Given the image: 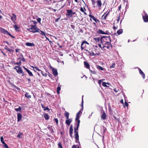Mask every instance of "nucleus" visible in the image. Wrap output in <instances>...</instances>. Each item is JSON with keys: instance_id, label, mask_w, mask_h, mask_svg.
Masks as SVG:
<instances>
[{"instance_id": "obj_1", "label": "nucleus", "mask_w": 148, "mask_h": 148, "mask_svg": "<svg viewBox=\"0 0 148 148\" xmlns=\"http://www.w3.org/2000/svg\"><path fill=\"white\" fill-rule=\"evenodd\" d=\"M114 40H111L110 36L108 37L103 36L100 38V42L101 44H103L108 42H112L113 41L115 42L116 41V39H115L114 38Z\"/></svg>"}, {"instance_id": "obj_2", "label": "nucleus", "mask_w": 148, "mask_h": 148, "mask_svg": "<svg viewBox=\"0 0 148 148\" xmlns=\"http://www.w3.org/2000/svg\"><path fill=\"white\" fill-rule=\"evenodd\" d=\"M27 30L30 32L35 33L37 32H39L40 29L37 28L36 25H32L31 28L27 29Z\"/></svg>"}, {"instance_id": "obj_3", "label": "nucleus", "mask_w": 148, "mask_h": 148, "mask_svg": "<svg viewBox=\"0 0 148 148\" xmlns=\"http://www.w3.org/2000/svg\"><path fill=\"white\" fill-rule=\"evenodd\" d=\"M111 42H108V43H103L102 44L103 45L102 49H105L106 48H107L110 50L111 49H112V45L111 44Z\"/></svg>"}, {"instance_id": "obj_4", "label": "nucleus", "mask_w": 148, "mask_h": 148, "mask_svg": "<svg viewBox=\"0 0 148 148\" xmlns=\"http://www.w3.org/2000/svg\"><path fill=\"white\" fill-rule=\"evenodd\" d=\"M0 31L1 33L4 34H7L9 35L12 38H14V37L7 30H5L2 27H0Z\"/></svg>"}, {"instance_id": "obj_5", "label": "nucleus", "mask_w": 148, "mask_h": 148, "mask_svg": "<svg viewBox=\"0 0 148 148\" xmlns=\"http://www.w3.org/2000/svg\"><path fill=\"white\" fill-rule=\"evenodd\" d=\"M86 44H87L88 45H89V43L86 41H83L82 42L81 44V47L82 50H83V49L85 50V49H86Z\"/></svg>"}, {"instance_id": "obj_6", "label": "nucleus", "mask_w": 148, "mask_h": 148, "mask_svg": "<svg viewBox=\"0 0 148 148\" xmlns=\"http://www.w3.org/2000/svg\"><path fill=\"white\" fill-rule=\"evenodd\" d=\"M143 13L144 14L143 15V19L145 22H148V15L147 14L145 11L143 12Z\"/></svg>"}, {"instance_id": "obj_7", "label": "nucleus", "mask_w": 148, "mask_h": 148, "mask_svg": "<svg viewBox=\"0 0 148 148\" xmlns=\"http://www.w3.org/2000/svg\"><path fill=\"white\" fill-rule=\"evenodd\" d=\"M101 119L103 120H105L107 118V115L105 111L102 110L101 111Z\"/></svg>"}, {"instance_id": "obj_8", "label": "nucleus", "mask_w": 148, "mask_h": 148, "mask_svg": "<svg viewBox=\"0 0 148 148\" xmlns=\"http://www.w3.org/2000/svg\"><path fill=\"white\" fill-rule=\"evenodd\" d=\"M16 70L17 73L18 74H22V75H21V77H23L25 75L24 73L20 67H18V69H16Z\"/></svg>"}, {"instance_id": "obj_9", "label": "nucleus", "mask_w": 148, "mask_h": 148, "mask_svg": "<svg viewBox=\"0 0 148 148\" xmlns=\"http://www.w3.org/2000/svg\"><path fill=\"white\" fill-rule=\"evenodd\" d=\"M9 15L10 16L11 20L14 23L15 22L16 20V15L14 13L12 14V16H11L10 14H9Z\"/></svg>"}, {"instance_id": "obj_10", "label": "nucleus", "mask_w": 148, "mask_h": 148, "mask_svg": "<svg viewBox=\"0 0 148 148\" xmlns=\"http://www.w3.org/2000/svg\"><path fill=\"white\" fill-rule=\"evenodd\" d=\"M107 32H108V31H106V32H105L102 30L99 29L97 31V33L99 34H108Z\"/></svg>"}, {"instance_id": "obj_11", "label": "nucleus", "mask_w": 148, "mask_h": 148, "mask_svg": "<svg viewBox=\"0 0 148 148\" xmlns=\"http://www.w3.org/2000/svg\"><path fill=\"white\" fill-rule=\"evenodd\" d=\"M89 16L91 18H92L93 19V20H94L97 23H98V22L99 23L100 22V21H99V20L97 18H95L91 14H89ZM90 20L91 21H92V19L91 18H90Z\"/></svg>"}, {"instance_id": "obj_12", "label": "nucleus", "mask_w": 148, "mask_h": 148, "mask_svg": "<svg viewBox=\"0 0 148 148\" xmlns=\"http://www.w3.org/2000/svg\"><path fill=\"white\" fill-rule=\"evenodd\" d=\"M73 127L72 125H71L70 127L69 130V135L71 137H73Z\"/></svg>"}, {"instance_id": "obj_13", "label": "nucleus", "mask_w": 148, "mask_h": 148, "mask_svg": "<svg viewBox=\"0 0 148 148\" xmlns=\"http://www.w3.org/2000/svg\"><path fill=\"white\" fill-rule=\"evenodd\" d=\"M67 12L66 14V15L70 16V17H72V15H71L72 13V10H67Z\"/></svg>"}, {"instance_id": "obj_14", "label": "nucleus", "mask_w": 148, "mask_h": 148, "mask_svg": "<svg viewBox=\"0 0 148 148\" xmlns=\"http://www.w3.org/2000/svg\"><path fill=\"white\" fill-rule=\"evenodd\" d=\"M72 121V119L71 118L68 119L66 120L65 123L68 125H69Z\"/></svg>"}, {"instance_id": "obj_15", "label": "nucleus", "mask_w": 148, "mask_h": 148, "mask_svg": "<svg viewBox=\"0 0 148 148\" xmlns=\"http://www.w3.org/2000/svg\"><path fill=\"white\" fill-rule=\"evenodd\" d=\"M138 69L139 71V73L142 76L143 79H145V73L143 72V71L140 68H138Z\"/></svg>"}, {"instance_id": "obj_16", "label": "nucleus", "mask_w": 148, "mask_h": 148, "mask_svg": "<svg viewBox=\"0 0 148 148\" xmlns=\"http://www.w3.org/2000/svg\"><path fill=\"white\" fill-rule=\"evenodd\" d=\"M17 114V121L18 122L19 121L22 119V115L21 113H18Z\"/></svg>"}, {"instance_id": "obj_17", "label": "nucleus", "mask_w": 148, "mask_h": 148, "mask_svg": "<svg viewBox=\"0 0 148 148\" xmlns=\"http://www.w3.org/2000/svg\"><path fill=\"white\" fill-rule=\"evenodd\" d=\"M84 64L85 67L86 68L88 69H90V65L86 61H84Z\"/></svg>"}, {"instance_id": "obj_18", "label": "nucleus", "mask_w": 148, "mask_h": 148, "mask_svg": "<svg viewBox=\"0 0 148 148\" xmlns=\"http://www.w3.org/2000/svg\"><path fill=\"white\" fill-rule=\"evenodd\" d=\"M52 71L53 75L55 76H57L58 74L57 70L53 68Z\"/></svg>"}, {"instance_id": "obj_19", "label": "nucleus", "mask_w": 148, "mask_h": 148, "mask_svg": "<svg viewBox=\"0 0 148 148\" xmlns=\"http://www.w3.org/2000/svg\"><path fill=\"white\" fill-rule=\"evenodd\" d=\"M97 6L99 8H100L102 5V3L101 0H98L97 1Z\"/></svg>"}, {"instance_id": "obj_20", "label": "nucleus", "mask_w": 148, "mask_h": 148, "mask_svg": "<svg viewBox=\"0 0 148 148\" xmlns=\"http://www.w3.org/2000/svg\"><path fill=\"white\" fill-rule=\"evenodd\" d=\"M85 50L87 52H88V53H89V54L90 55V56H95V54L94 53V52L92 51H90L86 49H85Z\"/></svg>"}, {"instance_id": "obj_21", "label": "nucleus", "mask_w": 148, "mask_h": 148, "mask_svg": "<svg viewBox=\"0 0 148 148\" xmlns=\"http://www.w3.org/2000/svg\"><path fill=\"white\" fill-rule=\"evenodd\" d=\"M25 45L28 46H34L35 45L33 43H30L29 42H27L25 43Z\"/></svg>"}, {"instance_id": "obj_22", "label": "nucleus", "mask_w": 148, "mask_h": 148, "mask_svg": "<svg viewBox=\"0 0 148 148\" xmlns=\"http://www.w3.org/2000/svg\"><path fill=\"white\" fill-rule=\"evenodd\" d=\"M106 13H105L102 16L101 19L102 20H106L107 16L109 15L107 13L106 15Z\"/></svg>"}, {"instance_id": "obj_23", "label": "nucleus", "mask_w": 148, "mask_h": 148, "mask_svg": "<svg viewBox=\"0 0 148 148\" xmlns=\"http://www.w3.org/2000/svg\"><path fill=\"white\" fill-rule=\"evenodd\" d=\"M43 115L44 117L45 120H48L49 119V116L47 114L44 113V114H43Z\"/></svg>"}, {"instance_id": "obj_24", "label": "nucleus", "mask_w": 148, "mask_h": 148, "mask_svg": "<svg viewBox=\"0 0 148 148\" xmlns=\"http://www.w3.org/2000/svg\"><path fill=\"white\" fill-rule=\"evenodd\" d=\"M69 113L65 111V113L64 114V115L67 119H68L69 118Z\"/></svg>"}, {"instance_id": "obj_25", "label": "nucleus", "mask_w": 148, "mask_h": 148, "mask_svg": "<svg viewBox=\"0 0 148 148\" xmlns=\"http://www.w3.org/2000/svg\"><path fill=\"white\" fill-rule=\"evenodd\" d=\"M96 42H99L100 41V39L99 37L95 38L93 39Z\"/></svg>"}, {"instance_id": "obj_26", "label": "nucleus", "mask_w": 148, "mask_h": 148, "mask_svg": "<svg viewBox=\"0 0 148 148\" xmlns=\"http://www.w3.org/2000/svg\"><path fill=\"white\" fill-rule=\"evenodd\" d=\"M75 134V138L77 140H78L79 139V136L78 134V132L74 133Z\"/></svg>"}, {"instance_id": "obj_27", "label": "nucleus", "mask_w": 148, "mask_h": 148, "mask_svg": "<svg viewBox=\"0 0 148 148\" xmlns=\"http://www.w3.org/2000/svg\"><path fill=\"white\" fill-rule=\"evenodd\" d=\"M15 29V30L17 32H19V29L20 28V27H18L16 25H15L13 26Z\"/></svg>"}, {"instance_id": "obj_28", "label": "nucleus", "mask_w": 148, "mask_h": 148, "mask_svg": "<svg viewBox=\"0 0 148 148\" xmlns=\"http://www.w3.org/2000/svg\"><path fill=\"white\" fill-rule=\"evenodd\" d=\"M82 112L81 110H79L77 114H76V120L78 119L79 118V115Z\"/></svg>"}, {"instance_id": "obj_29", "label": "nucleus", "mask_w": 148, "mask_h": 148, "mask_svg": "<svg viewBox=\"0 0 148 148\" xmlns=\"http://www.w3.org/2000/svg\"><path fill=\"white\" fill-rule=\"evenodd\" d=\"M25 96L26 97H27L29 99L31 98V96L29 94L28 92H26L25 94Z\"/></svg>"}, {"instance_id": "obj_30", "label": "nucleus", "mask_w": 148, "mask_h": 148, "mask_svg": "<svg viewBox=\"0 0 148 148\" xmlns=\"http://www.w3.org/2000/svg\"><path fill=\"white\" fill-rule=\"evenodd\" d=\"M123 32V30L122 29H119L118 30L117 32V33L118 35H120Z\"/></svg>"}, {"instance_id": "obj_31", "label": "nucleus", "mask_w": 148, "mask_h": 148, "mask_svg": "<svg viewBox=\"0 0 148 148\" xmlns=\"http://www.w3.org/2000/svg\"><path fill=\"white\" fill-rule=\"evenodd\" d=\"M15 110L16 112H20L21 111V108L20 106H19V108H15Z\"/></svg>"}, {"instance_id": "obj_32", "label": "nucleus", "mask_w": 148, "mask_h": 148, "mask_svg": "<svg viewBox=\"0 0 148 148\" xmlns=\"http://www.w3.org/2000/svg\"><path fill=\"white\" fill-rule=\"evenodd\" d=\"M26 71L27 72L29 76H33V75L32 72H31L29 70H27Z\"/></svg>"}, {"instance_id": "obj_33", "label": "nucleus", "mask_w": 148, "mask_h": 148, "mask_svg": "<svg viewBox=\"0 0 148 148\" xmlns=\"http://www.w3.org/2000/svg\"><path fill=\"white\" fill-rule=\"evenodd\" d=\"M115 66V63L114 62H113L111 65H110V68L111 69L112 68H114Z\"/></svg>"}, {"instance_id": "obj_34", "label": "nucleus", "mask_w": 148, "mask_h": 148, "mask_svg": "<svg viewBox=\"0 0 148 148\" xmlns=\"http://www.w3.org/2000/svg\"><path fill=\"white\" fill-rule=\"evenodd\" d=\"M106 84H108V85H110V84L109 83H106V82H103L102 83V86H104V87H107L108 86H107V85H106Z\"/></svg>"}, {"instance_id": "obj_35", "label": "nucleus", "mask_w": 148, "mask_h": 148, "mask_svg": "<svg viewBox=\"0 0 148 148\" xmlns=\"http://www.w3.org/2000/svg\"><path fill=\"white\" fill-rule=\"evenodd\" d=\"M75 121L77 123V126H79V124L80 123V121L79 119H78L76 120V119H75Z\"/></svg>"}, {"instance_id": "obj_36", "label": "nucleus", "mask_w": 148, "mask_h": 148, "mask_svg": "<svg viewBox=\"0 0 148 148\" xmlns=\"http://www.w3.org/2000/svg\"><path fill=\"white\" fill-rule=\"evenodd\" d=\"M79 126H77V127H75L74 128V133L78 132V130Z\"/></svg>"}, {"instance_id": "obj_37", "label": "nucleus", "mask_w": 148, "mask_h": 148, "mask_svg": "<svg viewBox=\"0 0 148 148\" xmlns=\"http://www.w3.org/2000/svg\"><path fill=\"white\" fill-rule=\"evenodd\" d=\"M97 69L101 71H103L104 70V69L102 67L99 65H97Z\"/></svg>"}, {"instance_id": "obj_38", "label": "nucleus", "mask_w": 148, "mask_h": 148, "mask_svg": "<svg viewBox=\"0 0 148 148\" xmlns=\"http://www.w3.org/2000/svg\"><path fill=\"white\" fill-rule=\"evenodd\" d=\"M40 72H41V74L43 76H45V77H47V74L46 73H44V72L42 70H41V71H40Z\"/></svg>"}, {"instance_id": "obj_39", "label": "nucleus", "mask_w": 148, "mask_h": 148, "mask_svg": "<svg viewBox=\"0 0 148 148\" xmlns=\"http://www.w3.org/2000/svg\"><path fill=\"white\" fill-rule=\"evenodd\" d=\"M58 148H63L62 144V143L61 142H60L58 144Z\"/></svg>"}, {"instance_id": "obj_40", "label": "nucleus", "mask_w": 148, "mask_h": 148, "mask_svg": "<svg viewBox=\"0 0 148 148\" xmlns=\"http://www.w3.org/2000/svg\"><path fill=\"white\" fill-rule=\"evenodd\" d=\"M61 89V88L60 86H58L57 88V92L58 94H60V91Z\"/></svg>"}, {"instance_id": "obj_41", "label": "nucleus", "mask_w": 148, "mask_h": 148, "mask_svg": "<svg viewBox=\"0 0 148 148\" xmlns=\"http://www.w3.org/2000/svg\"><path fill=\"white\" fill-rule=\"evenodd\" d=\"M39 32H40V34L42 35V36H45V34L43 31H41L40 29L39 30Z\"/></svg>"}, {"instance_id": "obj_42", "label": "nucleus", "mask_w": 148, "mask_h": 148, "mask_svg": "<svg viewBox=\"0 0 148 148\" xmlns=\"http://www.w3.org/2000/svg\"><path fill=\"white\" fill-rule=\"evenodd\" d=\"M31 67L33 68V69H35L38 71H40L41 70L39 69L38 67H34L33 66H31Z\"/></svg>"}, {"instance_id": "obj_43", "label": "nucleus", "mask_w": 148, "mask_h": 148, "mask_svg": "<svg viewBox=\"0 0 148 148\" xmlns=\"http://www.w3.org/2000/svg\"><path fill=\"white\" fill-rule=\"evenodd\" d=\"M13 63L14 65H18L20 66L21 64V61H20L18 62H14Z\"/></svg>"}, {"instance_id": "obj_44", "label": "nucleus", "mask_w": 148, "mask_h": 148, "mask_svg": "<svg viewBox=\"0 0 148 148\" xmlns=\"http://www.w3.org/2000/svg\"><path fill=\"white\" fill-rule=\"evenodd\" d=\"M80 10L82 12H83L85 15H86L87 13L84 11L82 7H81L80 9Z\"/></svg>"}, {"instance_id": "obj_45", "label": "nucleus", "mask_w": 148, "mask_h": 148, "mask_svg": "<svg viewBox=\"0 0 148 148\" xmlns=\"http://www.w3.org/2000/svg\"><path fill=\"white\" fill-rule=\"evenodd\" d=\"M89 70L91 73L93 74H96V72L95 71H92L90 69H89Z\"/></svg>"}, {"instance_id": "obj_46", "label": "nucleus", "mask_w": 148, "mask_h": 148, "mask_svg": "<svg viewBox=\"0 0 148 148\" xmlns=\"http://www.w3.org/2000/svg\"><path fill=\"white\" fill-rule=\"evenodd\" d=\"M128 103L126 101H125V104H123V106L124 108L125 107V106L128 107Z\"/></svg>"}, {"instance_id": "obj_47", "label": "nucleus", "mask_w": 148, "mask_h": 148, "mask_svg": "<svg viewBox=\"0 0 148 148\" xmlns=\"http://www.w3.org/2000/svg\"><path fill=\"white\" fill-rule=\"evenodd\" d=\"M1 141V142L3 144L5 143V142L4 141L3 138V136H1L0 137Z\"/></svg>"}, {"instance_id": "obj_48", "label": "nucleus", "mask_w": 148, "mask_h": 148, "mask_svg": "<svg viewBox=\"0 0 148 148\" xmlns=\"http://www.w3.org/2000/svg\"><path fill=\"white\" fill-rule=\"evenodd\" d=\"M83 97H84V95H83L82 96V103H81V106H82V109L83 108V103H84Z\"/></svg>"}, {"instance_id": "obj_49", "label": "nucleus", "mask_w": 148, "mask_h": 148, "mask_svg": "<svg viewBox=\"0 0 148 148\" xmlns=\"http://www.w3.org/2000/svg\"><path fill=\"white\" fill-rule=\"evenodd\" d=\"M50 110V109L48 108L47 106V107H45L43 109V110L44 111H46V110L49 111Z\"/></svg>"}, {"instance_id": "obj_50", "label": "nucleus", "mask_w": 148, "mask_h": 148, "mask_svg": "<svg viewBox=\"0 0 148 148\" xmlns=\"http://www.w3.org/2000/svg\"><path fill=\"white\" fill-rule=\"evenodd\" d=\"M21 56L22 57V59H21V61H23V62H25V59L23 57V55H21Z\"/></svg>"}, {"instance_id": "obj_51", "label": "nucleus", "mask_w": 148, "mask_h": 148, "mask_svg": "<svg viewBox=\"0 0 148 148\" xmlns=\"http://www.w3.org/2000/svg\"><path fill=\"white\" fill-rule=\"evenodd\" d=\"M4 145V147L5 148H9L7 145L5 143L3 144Z\"/></svg>"}, {"instance_id": "obj_52", "label": "nucleus", "mask_w": 148, "mask_h": 148, "mask_svg": "<svg viewBox=\"0 0 148 148\" xmlns=\"http://www.w3.org/2000/svg\"><path fill=\"white\" fill-rule=\"evenodd\" d=\"M91 1L92 2V4L93 5H95L96 2L95 1V0H91Z\"/></svg>"}, {"instance_id": "obj_53", "label": "nucleus", "mask_w": 148, "mask_h": 148, "mask_svg": "<svg viewBox=\"0 0 148 148\" xmlns=\"http://www.w3.org/2000/svg\"><path fill=\"white\" fill-rule=\"evenodd\" d=\"M37 21L39 23H40V21H41V18H37Z\"/></svg>"}, {"instance_id": "obj_54", "label": "nucleus", "mask_w": 148, "mask_h": 148, "mask_svg": "<svg viewBox=\"0 0 148 148\" xmlns=\"http://www.w3.org/2000/svg\"><path fill=\"white\" fill-rule=\"evenodd\" d=\"M22 134V133H19L17 135V137L19 138H20V136Z\"/></svg>"}, {"instance_id": "obj_55", "label": "nucleus", "mask_w": 148, "mask_h": 148, "mask_svg": "<svg viewBox=\"0 0 148 148\" xmlns=\"http://www.w3.org/2000/svg\"><path fill=\"white\" fill-rule=\"evenodd\" d=\"M54 120H55V121L56 122V123L57 124H58V119H55Z\"/></svg>"}, {"instance_id": "obj_56", "label": "nucleus", "mask_w": 148, "mask_h": 148, "mask_svg": "<svg viewBox=\"0 0 148 148\" xmlns=\"http://www.w3.org/2000/svg\"><path fill=\"white\" fill-rule=\"evenodd\" d=\"M120 16H119L118 17H117L118 18L117 19V21L118 23H119V22L120 20Z\"/></svg>"}, {"instance_id": "obj_57", "label": "nucleus", "mask_w": 148, "mask_h": 148, "mask_svg": "<svg viewBox=\"0 0 148 148\" xmlns=\"http://www.w3.org/2000/svg\"><path fill=\"white\" fill-rule=\"evenodd\" d=\"M60 17H60V16L59 18H57V19H55V21L56 22H58V21L59 20V19H60Z\"/></svg>"}, {"instance_id": "obj_58", "label": "nucleus", "mask_w": 148, "mask_h": 148, "mask_svg": "<svg viewBox=\"0 0 148 148\" xmlns=\"http://www.w3.org/2000/svg\"><path fill=\"white\" fill-rule=\"evenodd\" d=\"M103 128L104 129V130H103L104 132H106V128H105V127L103 126Z\"/></svg>"}, {"instance_id": "obj_59", "label": "nucleus", "mask_w": 148, "mask_h": 148, "mask_svg": "<svg viewBox=\"0 0 148 148\" xmlns=\"http://www.w3.org/2000/svg\"><path fill=\"white\" fill-rule=\"evenodd\" d=\"M9 51L10 52V53H11V52H13L14 51V50L12 49H10V51Z\"/></svg>"}, {"instance_id": "obj_60", "label": "nucleus", "mask_w": 148, "mask_h": 148, "mask_svg": "<svg viewBox=\"0 0 148 148\" xmlns=\"http://www.w3.org/2000/svg\"><path fill=\"white\" fill-rule=\"evenodd\" d=\"M1 52L3 54V55L5 56H7L6 55V54L2 51H1Z\"/></svg>"}, {"instance_id": "obj_61", "label": "nucleus", "mask_w": 148, "mask_h": 148, "mask_svg": "<svg viewBox=\"0 0 148 148\" xmlns=\"http://www.w3.org/2000/svg\"><path fill=\"white\" fill-rule=\"evenodd\" d=\"M98 45L99 46L101 49H102V46H101V44H98Z\"/></svg>"}, {"instance_id": "obj_62", "label": "nucleus", "mask_w": 148, "mask_h": 148, "mask_svg": "<svg viewBox=\"0 0 148 148\" xmlns=\"http://www.w3.org/2000/svg\"><path fill=\"white\" fill-rule=\"evenodd\" d=\"M121 8V5H120L118 7V9L119 10H120Z\"/></svg>"}, {"instance_id": "obj_63", "label": "nucleus", "mask_w": 148, "mask_h": 148, "mask_svg": "<svg viewBox=\"0 0 148 148\" xmlns=\"http://www.w3.org/2000/svg\"><path fill=\"white\" fill-rule=\"evenodd\" d=\"M72 148H76V146L75 145H73L72 147Z\"/></svg>"}, {"instance_id": "obj_64", "label": "nucleus", "mask_w": 148, "mask_h": 148, "mask_svg": "<svg viewBox=\"0 0 148 148\" xmlns=\"http://www.w3.org/2000/svg\"><path fill=\"white\" fill-rule=\"evenodd\" d=\"M8 48V47L6 45L4 48V49L6 50Z\"/></svg>"}]
</instances>
